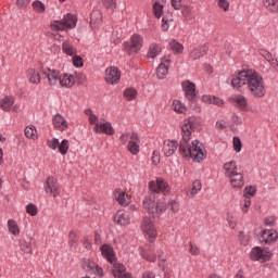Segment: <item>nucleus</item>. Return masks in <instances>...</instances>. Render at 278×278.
<instances>
[{"label": "nucleus", "mask_w": 278, "mask_h": 278, "mask_svg": "<svg viewBox=\"0 0 278 278\" xmlns=\"http://www.w3.org/2000/svg\"><path fill=\"white\" fill-rule=\"evenodd\" d=\"M231 87L238 92H242L245 86L254 99H264L266 97V86L264 77L253 68H245L232 74L229 78Z\"/></svg>", "instance_id": "1"}, {"label": "nucleus", "mask_w": 278, "mask_h": 278, "mask_svg": "<svg viewBox=\"0 0 278 278\" xmlns=\"http://www.w3.org/2000/svg\"><path fill=\"white\" fill-rule=\"evenodd\" d=\"M189 141H180L179 144V153L184 157H191L193 162H203L205 160V147H203V143H201L199 140H193L190 143Z\"/></svg>", "instance_id": "2"}, {"label": "nucleus", "mask_w": 278, "mask_h": 278, "mask_svg": "<svg viewBox=\"0 0 278 278\" xmlns=\"http://www.w3.org/2000/svg\"><path fill=\"white\" fill-rule=\"evenodd\" d=\"M223 169L225 177L229 179L233 190H242V188H244V174L238 172V163H236V161L226 162L223 165Z\"/></svg>", "instance_id": "3"}, {"label": "nucleus", "mask_w": 278, "mask_h": 278, "mask_svg": "<svg viewBox=\"0 0 278 278\" xmlns=\"http://www.w3.org/2000/svg\"><path fill=\"white\" fill-rule=\"evenodd\" d=\"M51 87L61 86L62 88H73L75 86V76L60 73V71L48 68L43 72Z\"/></svg>", "instance_id": "4"}, {"label": "nucleus", "mask_w": 278, "mask_h": 278, "mask_svg": "<svg viewBox=\"0 0 278 278\" xmlns=\"http://www.w3.org/2000/svg\"><path fill=\"white\" fill-rule=\"evenodd\" d=\"M75 27H77V16L71 13L65 14L62 20H54L50 23L51 31H68Z\"/></svg>", "instance_id": "5"}, {"label": "nucleus", "mask_w": 278, "mask_h": 278, "mask_svg": "<svg viewBox=\"0 0 278 278\" xmlns=\"http://www.w3.org/2000/svg\"><path fill=\"white\" fill-rule=\"evenodd\" d=\"M142 47H144V37L139 34H134L129 41L125 43V50L128 55H135L142 49Z\"/></svg>", "instance_id": "6"}, {"label": "nucleus", "mask_w": 278, "mask_h": 278, "mask_svg": "<svg viewBox=\"0 0 278 278\" xmlns=\"http://www.w3.org/2000/svg\"><path fill=\"white\" fill-rule=\"evenodd\" d=\"M141 231H143L144 238L153 243L157 239V228H155V224L151 218H143L141 222Z\"/></svg>", "instance_id": "7"}, {"label": "nucleus", "mask_w": 278, "mask_h": 278, "mask_svg": "<svg viewBox=\"0 0 278 278\" xmlns=\"http://www.w3.org/2000/svg\"><path fill=\"white\" fill-rule=\"evenodd\" d=\"M149 190L151 192H154L156 194H164V197H167V194H170V186L168 185V181L166 179L159 177L156 180H151L149 182Z\"/></svg>", "instance_id": "8"}, {"label": "nucleus", "mask_w": 278, "mask_h": 278, "mask_svg": "<svg viewBox=\"0 0 278 278\" xmlns=\"http://www.w3.org/2000/svg\"><path fill=\"white\" fill-rule=\"evenodd\" d=\"M250 257L253 262H270L273 253L268 249L255 247L251 250Z\"/></svg>", "instance_id": "9"}, {"label": "nucleus", "mask_w": 278, "mask_h": 278, "mask_svg": "<svg viewBox=\"0 0 278 278\" xmlns=\"http://www.w3.org/2000/svg\"><path fill=\"white\" fill-rule=\"evenodd\" d=\"M104 80L110 86H116L121 81V71L116 66H111L105 70Z\"/></svg>", "instance_id": "10"}, {"label": "nucleus", "mask_w": 278, "mask_h": 278, "mask_svg": "<svg viewBox=\"0 0 278 278\" xmlns=\"http://www.w3.org/2000/svg\"><path fill=\"white\" fill-rule=\"evenodd\" d=\"M185 97L188 101H194L197 99V86L190 80H185L181 84Z\"/></svg>", "instance_id": "11"}, {"label": "nucleus", "mask_w": 278, "mask_h": 278, "mask_svg": "<svg viewBox=\"0 0 278 278\" xmlns=\"http://www.w3.org/2000/svg\"><path fill=\"white\" fill-rule=\"evenodd\" d=\"M93 131L96 134H105V136H114V134H116V130L110 122H100L99 124H96Z\"/></svg>", "instance_id": "12"}, {"label": "nucleus", "mask_w": 278, "mask_h": 278, "mask_svg": "<svg viewBox=\"0 0 278 278\" xmlns=\"http://www.w3.org/2000/svg\"><path fill=\"white\" fill-rule=\"evenodd\" d=\"M113 220L115 225H119V227H127V225L131 224V215L125 211H117Z\"/></svg>", "instance_id": "13"}, {"label": "nucleus", "mask_w": 278, "mask_h": 278, "mask_svg": "<svg viewBox=\"0 0 278 278\" xmlns=\"http://www.w3.org/2000/svg\"><path fill=\"white\" fill-rule=\"evenodd\" d=\"M45 189L46 192H49V194L60 197V186L58 185V179H55L53 176L47 178Z\"/></svg>", "instance_id": "14"}, {"label": "nucleus", "mask_w": 278, "mask_h": 278, "mask_svg": "<svg viewBox=\"0 0 278 278\" xmlns=\"http://www.w3.org/2000/svg\"><path fill=\"white\" fill-rule=\"evenodd\" d=\"M83 268L87 270V273H93V275H97V277H103V268L99 266V264L94 263V261H85Z\"/></svg>", "instance_id": "15"}, {"label": "nucleus", "mask_w": 278, "mask_h": 278, "mask_svg": "<svg viewBox=\"0 0 278 278\" xmlns=\"http://www.w3.org/2000/svg\"><path fill=\"white\" fill-rule=\"evenodd\" d=\"M101 255L109 262L110 264H114L116 262V253L114 252V248L110 244H103L100 248Z\"/></svg>", "instance_id": "16"}, {"label": "nucleus", "mask_w": 278, "mask_h": 278, "mask_svg": "<svg viewBox=\"0 0 278 278\" xmlns=\"http://www.w3.org/2000/svg\"><path fill=\"white\" fill-rule=\"evenodd\" d=\"M52 125L54 129H58V131H66V129H68V122L60 113L53 116Z\"/></svg>", "instance_id": "17"}, {"label": "nucleus", "mask_w": 278, "mask_h": 278, "mask_svg": "<svg viewBox=\"0 0 278 278\" xmlns=\"http://www.w3.org/2000/svg\"><path fill=\"white\" fill-rule=\"evenodd\" d=\"M114 199L122 205V207H127L131 203V195L125 193L122 189H116L114 191Z\"/></svg>", "instance_id": "18"}, {"label": "nucleus", "mask_w": 278, "mask_h": 278, "mask_svg": "<svg viewBox=\"0 0 278 278\" xmlns=\"http://www.w3.org/2000/svg\"><path fill=\"white\" fill-rule=\"evenodd\" d=\"M179 143L176 140H165L163 143V153L166 157H172L175 155Z\"/></svg>", "instance_id": "19"}, {"label": "nucleus", "mask_w": 278, "mask_h": 278, "mask_svg": "<svg viewBox=\"0 0 278 278\" xmlns=\"http://www.w3.org/2000/svg\"><path fill=\"white\" fill-rule=\"evenodd\" d=\"M261 238L265 244H273V242L278 240V232L275 229H265L262 231Z\"/></svg>", "instance_id": "20"}, {"label": "nucleus", "mask_w": 278, "mask_h": 278, "mask_svg": "<svg viewBox=\"0 0 278 278\" xmlns=\"http://www.w3.org/2000/svg\"><path fill=\"white\" fill-rule=\"evenodd\" d=\"M170 64V59L169 58H163L162 62L160 63V65L156 68V77L159 79H164V77H166V75H168V66Z\"/></svg>", "instance_id": "21"}, {"label": "nucleus", "mask_w": 278, "mask_h": 278, "mask_svg": "<svg viewBox=\"0 0 278 278\" xmlns=\"http://www.w3.org/2000/svg\"><path fill=\"white\" fill-rule=\"evenodd\" d=\"M113 276L114 278H131V274L127 273V268L121 263L113 265Z\"/></svg>", "instance_id": "22"}, {"label": "nucleus", "mask_w": 278, "mask_h": 278, "mask_svg": "<svg viewBox=\"0 0 278 278\" xmlns=\"http://www.w3.org/2000/svg\"><path fill=\"white\" fill-rule=\"evenodd\" d=\"M127 149L131 155L140 153V137L138 135H132V140L128 141Z\"/></svg>", "instance_id": "23"}, {"label": "nucleus", "mask_w": 278, "mask_h": 278, "mask_svg": "<svg viewBox=\"0 0 278 278\" xmlns=\"http://www.w3.org/2000/svg\"><path fill=\"white\" fill-rule=\"evenodd\" d=\"M155 194L152 193L143 200V210H147L148 214H155Z\"/></svg>", "instance_id": "24"}, {"label": "nucleus", "mask_w": 278, "mask_h": 278, "mask_svg": "<svg viewBox=\"0 0 278 278\" xmlns=\"http://www.w3.org/2000/svg\"><path fill=\"white\" fill-rule=\"evenodd\" d=\"M203 188V185L201 184V180H194L192 182L191 188H188L186 190V194L189 199H194L199 192H201V189Z\"/></svg>", "instance_id": "25"}, {"label": "nucleus", "mask_w": 278, "mask_h": 278, "mask_svg": "<svg viewBox=\"0 0 278 278\" xmlns=\"http://www.w3.org/2000/svg\"><path fill=\"white\" fill-rule=\"evenodd\" d=\"M207 51V46L198 47L190 51L189 58L190 60H199L200 58H203V55H206Z\"/></svg>", "instance_id": "26"}, {"label": "nucleus", "mask_w": 278, "mask_h": 278, "mask_svg": "<svg viewBox=\"0 0 278 278\" xmlns=\"http://www.w3.org/2000/svg\"><path fill=\"white\" fill-rule=\"evenodd\" d=\"M26 76H27L29 84L38 85L41 81L40 72H38V70H36V68H28L26 71Z\"/></svg>", "instance_id": "27"}, {"label": "nucleus", "mask_w": 278, "mask_h": 278, "mask_svg": "<svg viewBox=\"0 0 278 278\" xmlns=\"http://www.w3.org/2000/svg\"><path fill=\"white\" fill-rule=\"evenodd\" d=\"M14 106V97L7 96L0 100V109L2 112H10Z\"/></svg>", "instance_id": "28"}, {"label": "nucleus", "mask_w": 278, "mask_h": 278, "mask_svg": "<svg viewBox=\"0 0 278 278\" xmlns=\"http://www.w3.org/2000/svg\"><path fill=\"white\" fill-rule=\"evenodd\" d=\"M233 103L240 108V110H243V112H249V100H247V97L239 94L232 97Z\"/></svg>", "instance_id": "29"}, {"label": "nucleus", "mask_w": 278, "mask_h": 278, "mask_svg": "<svg viewBox=\"0 0 278 278\" xmlns=\"http://www.w3.org/2000/svg\"><path fill=\"white\" fill-rule=\"evenodd\" d=\"M194 128L188 123L185 122L181 127L182 131V140L181 142H190V138H192V130Z\"/></svg>", "instance_id": "30"}, {"label": "nucleus", "mask_w": 278, "mask_h": 278, "mask_svg": "<svg viewBox=\"0 0 278 278\" xmlns=\"http://www.w3.org/2000/svg\"><path fill=\"white\" fill-rule=\"evenodd\" d=\"M62 51L65 53V55H70L73 58V55H77V48L73 45V42L66 40L62 43Z\"/></svg>", "instance_id": "31"}, {"label": "nucleus", "mask_w": 278, "mask_h": 278, "mask_svg": "<svg viewBox=\"0 0 278 278\" xmlns=\"http://www.w3.org/2000/svg\"><path fill=\"white\" fill-rule=\"evenodd\" d=\"M262 2L267 12L278 14V0H262Z\"/></svg>", "instance_id": "32"}, {"label": "nucleus", "mask_w": 278, "mask_h": 278, "mask_svg": "<svg viewBox=\"0 0 278 278\" xmlns=\"http://www.w3.org/2000/svg\"><path fill=\"white\" fill-rule=\"evenodd\" d=\"M172 110H174V112H176L177 114H187L188 112V108L186 106V104H184V102L179 100L173 101Z\"/></svg>", "instance_id": "33"}, {"label": "nucleus", "mask_w": 278, "mask_h": 278, "mask_svg": "<svg viewBox=\"0 0 278 278\" xmlns=\"http://www.w3.org/2000/svg\"><path fill=\"white\" fill-rule=\"evenodd\" d=\"M202 101L203 103L218 105V108H220V105L225 103L220 98H216L215 96H210V94L203 96Z\"/></svg>", "instance_id": "34"}, {"label": "nucleus", "mask_w": 278, "mask_h": 278, "mask_svg": "<svg viewBox=\"0 0 278 278\" xmlns=\"http://www.w3.org/2000/svg\"><path fill=\"white\" fill-rule=\"evenodd\" d=\"M174 18H173V13L172 12H168V13H165L163 15V18H162V30L163 31H168L169 27H170V24L173 23Z\"/></svg>", "instance_id": "35"}, {"label": "nucleus", "mask_w": 278, "mask_h": 278, "mask_svg": "<svg viewBox=\"0 0 278 278\" xmlns=\"http://www.w3.org/2000/svg\"><path fill=\"white\" fill-rule=\"evenodd\" d=\"M160 53H162V47L157 43H151L148 51V58L154 60V58H157Z\"/></svg>", "instance_id": "36"}, {"label": "nucleus", "mask_w": 278, "mask_h": 278, "mask_svg": "<svg viewBox=\"0 0 278 278\" xmlns=\"http://www.w3.org/2000/svg\"><path fill=\"white\" fill-rule=\"evenodd\" d=\"M24 134L29 140H38V130L36 129V126H27L24 129Z\"/></svg>", "instance_id": "37"}, {"label": "nucleus", "mask_w": 278, "mask_h": 278, "mask_svg": "<svg viewBox=\"0 0 278 278\" xmlns=\"http://www.w3.org/2000/svg\"><path fill=\"white\" fill-rule=\"evenodd\" d=\"M8 229L10 233L13 236H20L21 235V228H18V224L14 219L8 220Z\"/></svg>", "instance_id": "38"}, {"label": "nucleus", "mask_w": 278, "mask_h": 278, "mask_svg": "<svg viewBox=\"0 0 278 278\" xmlns=\"http://www.w3.org/2000/svg\"><path fill=\"white\" fill-rule=\"evenodd\" d=\"M169 48L175 54L184 53V45L175 39L169 41Z\"/></svg>", "instance_id": "39"}, {"label": "nucleus", "mask_w": 278, "mask_h": 278, "mask_svg": "<svg viewBox=\"0 0 278 278\" xmlns=\"http://www.w3.org/2000/svg\"><path fill=\"white\" fill-rule=\"evenodd\" d=\"M85 114L86 116H88V121L90 125H94V127H97V125L100 124L99 122V116H97L91 109H86L85 110Z\"/></svg>", "instance_id": "40"}, {"label": "nucleus", "mask_w": 278, "mask_h": 278, "mask_svg": "<svg viewBox=\"0 0 278 278\" xmlns=\"http://www.w3.org/2000/svg\"><path fill=\"white\" fill-rule=\"evenodd\" d=\"M138 97V91L135 88H127L124 91V99L126 101H134Z\"/></svg>", "instance_id": "41"}, {"label": "nucleus", "mask_w": 278, "mask_h": 278, "mask_svg": "<svg viewBox=\"0 0 278 278\" xmlns=\"http://www.w3.org/2000/svg\"><path fill=\"white\" fill-rule=\"evenodd\" d=\"M140 254L143 260H147V262L155 263L157 261V257L155 256V254H153V252H151V250H141Z\"/></svg>", "instance_id": "42"}, {"label": "nucleus", "mask_w": 278, "mask_h": 278, "mask_svg": "<svg viewBox=\"0 0 278 278\" xmlns=\"http://www.w3.org/2000/svg\"><path fill=\"white\" fill-rule=\"evenodd\" d=\"M251 207V197H243V201L240 204V210L243 214H249V208Z\"/></svg>", "instance_id": "43"}, {"label": "nucleus", "mask_w": 278, "mask_h": 278, "mask_svg": "<svg viewBox=\"0 0 278 278\" xmlns=\"http://www.w3.org/2000/svg\"><path fill=\"white\" fill-rule=\"evenodd\" d=\"M68 149H71V143L67 139H63L62 142L59 143V153H61V155H66Z\"/></svg>", "instance_id": "44"}, {"label": "nucleus", "mask_w": 278, "mask_h": 278, "mask_svg": "<svg viewBox=\"0 0 278 278\" xmlns=\"http://www.w3.org/2000/svg\"><path fill=\"white\" fill-rule=\"evenodd\" d=\"M153 13L155 18H162V14H164V5L160 2H155L153 4Z\"/></svg>", "instance_id": "45"}, {"label": "nucleus", "mask_w": 278, "mask_h": 278, "mask_svg": "<svg viewBox=\"0 0 278 278\" xmlns=\"http://www.w3.org/2000/svg\"><path fill=\"white\" fill-rule=\"evenodd\" d=\"M134 136H138V135L136 132H123L119 136L121 144H125V143L129 142L130 140H132Z\"/></svg>", "instance_id": "46"}, {"label": "nucleus", "mask_w": 278, "mask_h": 278, "mask_svg": "<svg viewBox=\"0 0 278 278\" xmlns=\"http://www.w3.org/2000/svg\"><path fill=\"white\" fill-rule=\"evenodd\" d=\"M187 123L191 125V128L197 129L198 127H201L203 122L201 121V117L191 116L188 118Z\"/></svg>", "instance_id": "47"}, {"label": "nucleus", "mask_w": 278, "mask_h": 278, "mask_svg": "<svg viewBox=\"0 0 278 278\" xmlns=\"http://www.w3.org/2000/svg\"><path fill=\"white\" fill-rule=\"evenodd\" d=\"M33 10L35 12H37L38 14H42V12H45V10H46L45 3H42L41 1H38V0L33 2Z\"/></svg>", "instance_id": "48"}, {"label": "nucleus", "mask_w": 278, "mask_h": 278, "mask_svg": "<svg viewBox=\"0 0 278 278\" xmlns=\"http://www.w3.org/2000/svg\"><path fill=\"white\" fill-rule=\"evenodd\" d=\"M243 192V197H255L257 194V188L255 186H247Z\"/></svg>", "instance_id": "49"}, {"label": "nucleus", "mask_w": 278, "mask_h": 278, "mask_svg": "<svg viewBox=\"0 0 278 278\" xmlns=\"http://www.w3.org/2000/svg\"><path fill=\"white\" fill-rule=\"evenodd\" d=\"M168 206L170 212H173V214H177V212H179L181 207V205L179 204V202H177V200H169Z\"/></svg>", "instance_id": "50"}, {"label": "nucleus", "mask_w": 278, "mask_h": 278, "mask_svg": "<svg viewBox=\"0 0 278 278\" xmlns=\"http://www.w3.org/2000/svg\"><path fill=\"white\" fill-rule=\"evenodd\" d=\"M72 58L75 68H81L84 66V59L80 55L74 54Z\"/></svg>", "instance_id": "51"}, {"label": "nucleus", "mask_w": 278, "mask_h": 278, "mask_svg": "<svg viewBox=\"0 0 278 278\" xmlns=\"http://www.w3.org/2000/svg\"><path fill=\"white\" fill-rule=\"evenodd\" d=\"M232 146L236 153H240V151H242V141L240 140V137H233Z\"/></svg>", "instance_id": "52"}, {"label": "nucleus", "mask_w": 278, "mask_h": 278, "mask_svg": "<svg viewBox=\"0 0 278 278\" xmlns=\"http://www.w3.org/2000/svg\"><path fill=\"white\" fill-rule=\"evenodd\" d=\"M47 146L49 149H52V151H56L60 147V140L58 138H52L47 141Z\"/></svg>", "instance_id": "53"}, {"label": "nucleus", "mask_w": 278, "mask_h": 278, "mask_svg": "<svg viewBox=\"0 0 278 278\" xmlns=\"http://www.w3.org/2000/svg\"><path fill=\"white\" fill-rule=\"evenodd\" d=\"M26 212L29 214V216H37L38 215V206L34 203H29L26 205Z\"/></svg>", "instance_id": "54"}, {"label": "nucleus", "mask_w": 278, "mask_h": 278, "mask_svg": "<svg viewBox=\"0 0 278 278\" xmlns=\"http://www.w3.org/2000/svg\"><path fill=\"white\" fill-rule=\"evenodd\" d=\"M102 4L106 10H116L117 8L116 0H102Z\"/></svg>", "instance_id": "55"}, {"label": "nucleus", "mask_w": 278, "mask_h": 278, "mask_svg": "<svg viewBox=\"0 0 278 278\" xmlns=\"http://www.w3.org/2000/svg\"><path fill=\"white\" fill-rule=\"evenodd\" d=\"M155 212L156 214H162L163 212H166V203L164 201L156 202Z\"/></svg>", "instance_id": "56"}, {"label": "nucleus", "mask_w": 278, "mask_h": 278, "mask_svg": "<svg viewBox=\"0 0 278 278\" xmlns=\"http://www.w3.org/2000/svg\"><path fill=\"white\" fill-rule=\"evenodd\" d=\"M226 220L230 229H236V225H238V223L236 222V217H233V215L228 214Z\"/></svg>", "instance_id": "57"}, {"label": "nucleus", "mask_w": 278, "mask_h": 278, "mask_svg": "<svg viewBox=\"0 0 278 278\" xmlns=\"http://www.w3.org/2000/svg\"><path fill=\"white\" fill-rule=\"evenodd\" d=\"M217 5L218 8H220V10H224V12H229V1L217 0Z\"/></svg>", "instance_id": "58"}, {"label": "nucleus", "mask_w": 278, "mask_h": 278, "mask_svg": "<svg viewBox=\"0 0 278 278\" xmlns=\"http://www.w3.org/2000/svg\"><path fill=\"white\" fill-rule=\"evenodd\" d=\"M189 253L191 255H200L201 251L199 250V247H197L195 244H192V242L189 243Z\"/></svg>", "instance_id": "59"}, {"label": "nucleus", "mask_w": 278, "mask_h": 278, "mask_svg": "<svg viewBox=\"0 0 278 278\" xmlns=\"http://www.w3.org/2000/svg\"><path fill=\"white\" fill-rule=\"evenodd\" d=\"M239 242L243 245L247 247L249 244V237L244 235V232L239 233Z\"/></svg>", "instance_id": "60"}, {"label": "nucleus", "mask_w": 278, "mask_h": 278, "mask_svg": "<svg viewBox=\"0 0 278 278\" xmlns=\"http://www.w3.org/2000/svg\"><path fill=\"white\" fill-rule=\"evenodd\" d=\"M184 0H170V5L174 10H180L184 5Z\"/></svg>", "instance_id": "61"}, {"label": "nucleus", "mask_w": 278, "mask_h": 278, "mask_svg": "<svg viewBox=\"0 0 278 278\" xmlns=\"http://www.w3.org/2000/svg\"><path fill=\"white\" fill-rule=\"evenodd\" d=\"M21 250L24 252V253H28V254H31L33 253V250H31V244L27 243V242H23L21 244Z\"/></svg>", "instance_id": "62"}, {"label": "nucleus", "mask_w": 278, "mask_h": 278, "mask_svg": "<svg viewBox=\"0 0 278 278\" xmlns=\"http://www.w3.org/2000/svg\"><path fill=\"white\" fill-rule=\"evenodd\" d=\"M29 3H31V0H16V5L17 8H27V5H29Z\"/></svg>", "instance_id": "63"}, {"label": "nucleus", "mask_w": 278, "mask_h": 278, "mask_svg": "<svg viewBox=\"0 0 278 278\" xmlns=\"http://www.w3.org/2000/svg\"><path fill=\"white\" fill-rule=\"evenodd\" d=\"M277 220V218L275 216H269L266 217L264 219L265 225H267L268 227H273V225H275V222Z\"/></svg>", "instance_id": "64"}]
</instances>
